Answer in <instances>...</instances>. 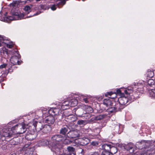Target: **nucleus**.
Returning <instances> with one entry per match:
<instances>
[{
  "instance_id": "obj_1",
  "label": "nucleus",
  "mask_w": 155,
  "mask_h": 155,
  "mask_svg": "<svg viewBox=\"0 0 155 155\" xmlns=\"http://www.w3.org/2000/svg\"><path fill=\"white\" fill-rule=\"evenodd\" d=\"M63 139L62 136L60 134H56L53 136L51 137V150L55 152L57 154L59 153L61 146L60 142Z\"/></svg>"
},
{
  "instance_id": "obj_2",
  "label": "nucleus",
  "mask_w": 155,
  "mask_h": 155,
  "mask_svg": "<svg viewBox=\"0 0 155 155\" xmlns=\"http://www.w3.org/2000/svg\"><path fill=\"white\" fill-rule=\"evenodd\" d=\"M150 141H146L145 140H143L136 143V145L138 146L139 149H142L144 148L146 150L145 151V152H142L139 155H150L152 151L148 148V146L150 145Z\"/></svg>"
},
{
  "instance_id": "obj_3",
  "label": "nucleus",
  "mask_w": 155,
  "mask_h": 155,
  "mask_svg": "<svg viewBox=\"0 0 155 155\" xmlns=\"http://www.w3.org/2000/svg\"><path fill=\"white\" fill-rule=\"evenodd\" d=\"M12 16L6 17V15H5L4 17H0V20L9 23L12 20L21 19L24 16L23 15H21L20 13L19 14L17 12H12Z\"/></svg>"
},
{
  "instance_id": "obj_4",
  "label": "nucleus",
  "mask_w": 155,
  "mask_h": 155,
  "mask_svg": "<svg viewBox=\"0 0 155 155\" xmlns=\"http://www.w3.org/2000/svg\"><path fill=\"white\" fill-rule=\"evenodd\" d=\"M26 126L24 124H19L13 127L14 130H17L19 134H23L26 130Z\"/></svg>"
},
{
  "instance_id": "obj_5",
  "label": "nucleus",
  "mask_w": 155,
  "mask_h": 155,
  "mask_svg": "<svg viewBox=\"0 0 155 155\" xmlns=\"http://www.w3.org/2000/svg\"><path fill=\"white\" fill-rule=\"evenodd\" d=\"M118 101L119 104H118L120 107H124V106L128 102V99L126 97H122L119 98Z\"/></svg>"
},
{
  "instance_id": "obj_6",
  "label": "nucleus",
  "mask_w": 155,
  "mask_h": 155,
  "mask_svg": "<svg viewBox=\"0 0 155 155\" xmlns=\"http://www.w3.org/2000/svg\"><path fill=\"white\" fill-rule=\"evenodd\" d=\"M13 127L12 128H5L2 130V131L3 132V136L5 137H10L12 134L13 133V131L12 130L14 129Z\"/></svg>"
},
{
  "instance_id": "obj_7",
  "label": "nucleus",
  "mask_w": 155,
  "mask_h": 155,
  "mask_svg": "<svg viewBox=\"0 0 155 155\" xmlns=\"http://www.w3.org/2000/svg\"><path fill=\"white\" fill-rule=\"evenodd\" d=\"M68 134L71 138H78L81 135L80 131L77 130L70 131L68 133Z\"/></svg>"
},
{
  "instance_id": "obj_8",
  "label": "nucleus",
  "mask_w": 155,
  "mask_h": 155,
  "mask_svg": "<svg viewBox=\"0 0 155 155\" xmlns=\"http://www.w3.org/2000/svg\"><path fill=\"white\" fill-rule=\"evenodd\" d=\"M123 108L124 107H120L119 106L118 104H117L116 105L115 107H110V108H109L107 109V110L109 112L112 113L118 111L120 110Z\"/></svg>"
},
{
  "instance_id": "obj_9",
  "label": "nucleus",
  "mask_w": 155,
  "mask_h": 155,
  "mask_svg": "<svg viewBox=\"0 0 155 155\" xmlns=\"http://www.w3.org/2000/svg\"><path fill=\"white\" fill-rule=\"evenodd\" d=\"M33 125L35 128L38 131H40L42 130V128L44 127L42 123L40 122L35 121L33 124Z\"/></svg>"
},
{
  "instance_id": "obj_10",
  "label": "nucleus",
  "mask_w": 155,
  "mask_h": 155,
  "mask_svg": "<svg viewBox=\"0 0 155 155\" xmlns=\"http://www.w3.org/2000/svg\"><path fill=\"white\" fill-rule=\"evenodd\" d=\"M54 118L52 116H47L45 120V123L48 124L50 125L54 123Z\"/></svg>"
},
{
  "instance_id": "obj_11",
  "label": "nucleus",
  "mask_w": 155,
  "mask_h": 155,
  "mask_svg": "<svg viewBox=\"0 0 155 155\" xmlns=\"http://www.w3.org/2000/svg\"><path fill=\"white\" fill-rule=\"evenodd\" d=\"M134 146L132 143H129L126 146V149L129 151L130 153H133L134 151Z\"/></svg>"
},
{
  "instance_id": "obj_12",
  "label": "nucleus",
  "mask_w": 155,
  "mask_h": 155,
  "mask_svg": "<svg viewBox=\"0 0 155 155\" xmlns=\"http://www.w3.org/2000/svg\"><path fill=\"white\" fill-rule=\"evenodd\" d=\"M70 104V102L68 101H66L63 102L61 105V108L63 109H66L68 108L70 106H73Z\"/></svg>"
},
{
  "instance_id": "obj_13",
  "label": "nucleus",
  "mask_w": 155,
  "mask_h": 155,
  "mask_svg": "<svg viewBox=\"0 0 155 155\" xmlns=\"http://www.w3.org/2000/svg\"><path fill=\"white\" fill-rule=\"evenodd\" d=\"M10 60L11 63L14 65H17L18 64V58L16 56L12 57Z\"/></svg>"
},
{
  "instance_id": "obj_14",
  "label": "nucleus",
  "mask_w": 155,
  "mask_h": 155,
  "mask_svg": "<svg viewBox=\"0 0 155 155\" xmlns=\"http://www.w3.org/2000/svg\"><path fill=\"white\" fill-rule=\"evenodd\" d=\"M51 127L49 125H44L42 128V132L44 133H47L49 132L50 130Z\"/></svg>"
},
{
  "instance_id": "obj_15",
  "label": "nucleus",
  "mask_w": 155,
  "mask_h": 155,
  "mask_svg": "<svg viewBox=\"0 0 155 155\" xmlns=\"http://www.w3.org/2000/svg\"><path fill=\"white\" fill-rule=\"evenodd\" d=\"M103 104L108 107L112 105V103L111 100L109 99H105L104 100Z\"/></svg>"
},
{
  "instance_id": "obj_16",
  "label": "nucleus",
  "mask_w": 155,
  "mask_h": 155,
  "mask_svg": "<svg viewBox=\"0 0 155 155\" xmlns=\"http://www.w3.org/2000/svg\"><path fill=\"white\" fill-rule=\"evenodd\" d=\"M111 147L110 145V144H105L102 145V148L104 149V151H105L106 152H109Z\"/></svg>"
},
{
  "instance_id": "obj_17",
  "label": "nucleus",
  "mask_w": 155,
  "mask_h": 155,
  "mask_svg": "<svg viewBox=\"0 0 155 155\" xmlns=\"http://www.w3.org/2000/svg\"><path fill=\"white\" fill-rule=\"evenodd\" d=\"M39 143L40 146H45L48 145L49 144V142L47 140H43L39 141Z\"/></svg>"
},
{
  "instance_id": "obj_18",
  "label": "nucleus",
  "mask_w": 155,
  "mask_h": 155,
  "mask_svg": "<svg viewBox=\"0 0 155 155\" xmlns=\"http://www.w3.org/2000/svg\"><path fill=\"white\" fill-rule=\"evenodd\" d=\"M68 127H62L60 130V133L63 135H65L66 134L68 131Z\"/></svg>"
},
{
  "instance_id": "obj_19",
  "label": "nucleus",
  "mask_w": 155,
  "mask_h": 155,
  "mask_svg": "<svg viewBox=\"0 0 155 155\" xmlns=\"http://www.w3.org/2000/svg\"><path fill=\"white\" fill-rule=\"evenodd\" d=\"M35 138V136L34 135L30 134H27L25 136V138L29 140H32Z\"/></svg>"
},
{
  "instance_id": "obj_20",
  "label": "nucleus",
  "mask_w": 155,
  "mask_h": 155,
  "mask_svg": "<svg viewBox=\"0 0 155 155\" xmlns=\"http://www.w3.org/2000/svg\"><path fill=\"white\" fill-rule=\"evenodd\" d=\"M117 151V148L114 147H111L110 151L112 154H115Z\"/></svg>"
},
{
  "instance_id": "obj_21",
  "label": "nucleus",
  "mask_w": 155,
  "mask_h": 155,
  "mask_svg": "<svg viewBox=\"0 0 155 155\" xmlns=\"http://www.w3.org/2000/svg\"><path fill=\"white\" fill-rule=\"evenodd\" d=\"M26 12L28 14L31 11V7L28 5H26L24 8Z\"/></svg>"
},
{
  "instance_id": "obj_22",
  "label": "nucleus",
  "mask_w": 155,
  "mask_h": 155,
  "mask_svg": "<svg viewBox=\"0 0 155 155\" xmlns=\"http://www.w3.org/2000/svg\"><path fill=\"white\" fill-rule=\"evenodd\" d=\"M82 142L84 145H86L89 143L90 142V140L87 138H85L84 139H83L82 140Z\"/></svg>"
},
{
  "instance_id": "obj_23",
  "label": "nucleus",
  "mask_w": 155,
  "mask_h": 155,
  "mask_svg": "<svg viewBox=\"0 0 155 155\" xmlns=\"http://www.w3.org/2000/svg\"><path fill=\"white\" fill-rule=\"evenodd\" d=\"M70 102V104L73 106H70V107H73L75 106L77 104V101L76 100H71Z\"/></svg>"
},
{
  "instance_id": "obj_24",
  "label": "nucleus",
  "mask_w": 155,
  "mask_h": 155,
  "mask_svg": "<svg viewBox=\"0 0 155 155\" xmlns=\"http://www.w3.org/2000/svg\"><path fill=\"white\" fill-rule=\"evenodd\" d=\"M77 124L79 125H84L86 124V121L84 120H80L78 121Z\"/></svg>"
},
{
  "instance_id": "obj_25",
  "label": "nucleus",
  "mask_w": 155,
  "mask_h": 155,
  "mask_svg": "<svg viewBox=\"0 0 155 155\" xmlns=\"http://www.w3.org/2000/svg\"><path fill=\"white\" fill-rule=\"evenodd\" d=\"M33 150V149L31 148L30 147H29L28 146V145H25L23 147V149L24 150H25L26 151H29V150L31 149Z\"/></svg>"
},
{
  "instance_id": "obj_26",
  "label": "nucleus",
  "mask_w": 155,
  "mask_h": 155,
  "mask_svg": "<svg viewBox=\"0 0 155 155\" xmlns=\"http://www.w3.org/2000/svg\"><path fill=\"white\" fill-rule=\"evenodd\" d=\"M106 116L105 114L100 115L96 117V119L97 120H100L105 118Z\"/></svg>"
},
{
  "instance_id": "obj_27",
  "label": "nucleus",
  "mask_w": 155,
  "mask_h": 155,
  "mask_svg": "<svg viewBox=\"0 0 155 155\" xmlns=\"http://www.w3.org/2000/svg\"><path fill=\"white\" fill-rule=\"evenodd\" d=\"M148 84L150 86H152L153 85H154V81L152 79H150L148 81Z\"/></svg>"
},
{
  "instance_id": "obj_28",
  "label": "nucleus",
  "mask_w": 155,
  "mask_h": 155,
  "mask_svg": "<svg viewBox=\"0 0 155 155\" xmlns=\"http://www.w3.org/2000/svg\"><path fill=\"white\" fill-rule=\"evenodd\" d=\"M67 149L68 151V152H74L75 151V149L71 147H68L67 148Z\"/></svg>"
},
{
  "instance_id": "obj_29",
  "label": "nucleus",
  "mask_w": 155,
  "mask_h": 155,
  "mask_svg": "<svg viewBox=\"0 0 155 155\" xmlns=\"http://www.w3.org/2000/svg\"><path fill=\"white\" fill-rule=\"evenodd\" d=\"M5 41V40L2 36L0 35V47L4 43H5L4 42Z\"/></svg>"
},
{
  "instance_id": "obj_30",
  "label": "nucleus",
  "mask_w": 155,
  "mask_h": 155,
  "mask_svg": "<svg viewBox=\"0 0 155 155\" xmlns=\"http://www.w3.org/2000/svg\"><path fill=\"white\" fill-rule=\"evenodd\" d=\"M153 145H150V147H149V146H148V148H150V150L153 151L155 149V141L153 142Z\"/></svg>"
},
{
  "instance_id": "obj_31",
  "label": "nucleus",
  "mask_w": 155,
  "mask_h": 155,
  "mask_svg": "<svg viewBox=\"0 0 155 155\" xmlns=\"http://www.w3.org/2000/svg\"><path fill=\"white\" fill-rule=\"evenodd\" d=\"M45 9V6L43 5H41L38 6V7H36L35 8V10L38 9Z\"/></svg>"
},
{
  "instance_id": "obj_32",
  "label": "nucleus",
  "mask_w": 155,
  "mask_h": 155,
  "mask_svg": "<svg viewBox=\"0 0 155 155\" xmlns=\"http://www.w3.org/2000/svg\"><path fill=\"white\" fill-rule=\"evenodd\" d=\"M63 155H76V154L74 152H67L63 154Z\"/></svg>"
},
{
  "instance_id": "obj_33",
  "label": "nucleus",
  "mask_w": 155,
  "mask_h": 155,
  "mask_svg": "<svg viewBox=\"0 0 155 155\" xmlns=\"http://www.w3.org/2000/svg\"><path fill=\"white\" fill-rule=\"evenodd\" d=\"M7 64L6 63H4L0 65V69H2L5 68L7 66Z\"/></svg>"
},
{
  "instance_id": "obj_34",
  "label": "nucleus",
  "mask_w": 155,
  "mask_h": 155,
  "mask_svg": "<svg viewBox=\"0 0 155 155\" xmlns=\"http://www.w3.org/2000/svg\"><path fill=\"white\" fill-rule=\"evenodd\" d=\"M101 155H110L109 152L103 151Z\"/></svg>"
},
{
  "instance_id": "obj_35",
  "label": "nucleus",
  "mask_w": 155,
  "mask_h": 155,
  "mask_svg": "<svg viewBox=\"0 0 155 155\" xmlns=\"http://www.w3.org/2000/svg\"><path fill=\"white\" fill-rule=\"evenodd\" d=\"M113 94V93L112 92H108L106 93V94H105V96H107L108 95H111L112 94Z\"/></svg>"
},
{
  "instance_id": "obj_36",
  "label": "nucleus",
  "mask_w": 155,
  "mask_h": 155,
  "mask_svg": "<svg viewBox=\"0 0 155 155\" xmlns=\"http://www.w3.org/2000/svg\"><path fill=\"white\" fill-rule=\"evenodd\" d=\"M56 5H52L51 7V9L53 11L55 10L56 9Z\"/></svg>"
},
{
  "instance_id": "obj_37",
  "label": "nucleus",
  "mask_w": 155,
  "mask_h": 155,
  "mask_svg": "<svg viewBox=\"0 0 155 155\" xmlns=\"http://www.w3.org/2000/svg\"><path fill=\"white\" fill-rule=\"evenodd\" d=\"M86 97L84 96H81L80 97V99L81 101H83V99H84Z\"/></svg>"
},
{
  "instance_id": "obj_38",
  "label": "nucleus",
  "mask_w": 155,
  "mask_h": 155,
  "mask_svg": "<svg viewBox=\"0 0 155 155\" xmlns=\"http://www.w3.org/2000/svg\"><path fill=\"white\" fill-rule=\"evenodd\" d=\"M133 97V96H131L129 98V100H130V101H134V98Z\"/></svg>"
},
{
  "instance_id": "obj_39",
  "label": "nucleus",
  "mask_w": 155,
  "mask_h": 155,
  "mask_svg": "<svg viewBox=\"0 0 155 155\" xmlns=\"http://www.w3.org/2000/svg\"><path fill=\"white\" fill-rule=\"evenodd\" d=\"M7 47L9 48H12L13 47V45H9V44H7Z\"/></svg>"
},
{
  "instance_id": "obj_40",
  "label": "nucleus",
  "mask_w": 155,
  "mask_h": 155,
  "mask_svg": "<svg viewBox=\"0 0 155 155\" xmlns=\"http://www.w3.org/2000/svg\"><path fill=\"white\" fill-rule=\"evenodd\" d=\"M83 101L85 103H88V98L86 97H85L84 99H83Z\"/></svg>"
},
{
  "instance_id": "obj_41",
  "label": "nucleus",
  "mask_w": 155,
  "mask_h": 155,
  "mask_svg": "<svg viewBox=\"0 0 155 155\" xmlns=\"http://www.w3.org/2000/svg\"><path fill=\"white\" fill-rule=\"evenodd\" d=\"M91 144L93 145H94V146H96L97 145H98V143L96 142H92L91 143Z\"/></svg>"
},
{
  "instance_id": "obj_42",
  "label": "nucleus",
  "mask_w": 155,
  "mask_h": 155,
  "mask_svg": "<svg viewBox=\"0 0 155 155\" xmlns=\"http://www.w3.org/2000/svg\"><path fill=\"white\" fill-rule=\"evenodd\" d=\"M40 13H41V12L40 11L36 13L33 16H36V15H38Z\"/></svg>"
},
{
  "instance_id": "obj_43",
  "label": "nucleus",
  "mask_w": 155,
  "mask_h": 155,
  "mask_svg": "<svg viewBox=\"0 0 155 155\" xmlns=\"http://www.w3.org/2000/svg\"><path fill=\"white\" fill-rule=\"evenodd\" d=\"M117 92L118 94H121V91L120 89H118L117 90Z\"/></svg>"
},
{
  "instance_id": "obj_44",
  "label": "nucleus",
  "mask_w": 155,
  "mask_h": 155,
  "mask_svg": "<svg viewBox=\"0 0 155 155\" xmlns=\"http://www.w3.org/2000/svg\"><path fill=\"white\" fill-rule=\"evenodd\" d=\"M81 153L82 154L84 153V151L83 149H81Z\"/></svg>"
},
{
  "instance_id": "obj_45",
  "label": "nucleus",
  "mask_w": 155,
  "mask_h": 155,
  "mask_svg": "<svg viewBox=\"0 0 155 155\" xmlns=\"http://www.w3.org/2000/svg\"><path fill=\"white\" fill-rule=\"evenodd\" d=\"M95 130H98V132L97 134H98L100 132V129L98 128H96Z\"/></svg>"
},
{
  "instance_id": "obj_46",
  "label": "nucleus",
  "mask_w": 155,
  "mask_h": 155,
  "mask_svg": "<svg viewBox=\"0 0 155 155\" xmlns=\"http://www.w3.org/2000/svg\"><path fill=\"white\" fill-rule=\"evenodd\" d=\"M124 93H125V94H127L128 93V91H127V90H125L124 91Z\"/></svg>"
},
{
  "instance_id": "obj_47",
  "label": "nucleus",
  "mask_w": 155,
  "mask_h": 155,
  "mask_svg": "<svg viewBox=\"0 0 155 155\" xmlns=\"http://www.w3.org/2000/svg\"><path fill=\"white\" fill-rule=\"evenodd\" d=\"M8 72V71H7ZM8 72H6V73H5L4 74V75H3V77H5V75H7L8 74Z\"/></svg>"
},
{
  "instance_id": "obj_48",
  "label": "nucleus",
  "mask_w": 155,
  "mask_h": 155,
  "mask_svg": "<svg viewBox=\"0 0 155 155\" xmlns=\"http://www.w3.org/2000/svg\"><path fill=\"white\" fill-rule=\"evenodd\" d=\"M149 73H152V74H153L152 75H151V76H150V77H152L153 76V72H149Z\"/></svg>"
},
{
  "instance_id": "obj_49",
  "label": "nucleus",
  "mask_w": 155,
  "mask_h": 155,
  "mask_svg": "<svg viewBox=\"0 0 155 155\" xmlns=\"http://www.w3.org/2000/svg\"><path fill=\"white\" fill-rule=\"evenodd\" d=\"M12 4L13 5H14V6H15V3H12Z\"/></svg>"
},
{
  "instance_id": "obj_50",
  "label": "nucleus",
  "mask_w": 155,
  "mask_h": 155,
  "mask_svg": "<svg viewBox=\"0 0 155 155\" xmlns=\"http://www.w3.org/2000/svg\"><path fill=\"white\" fill-rule=\"evenodd\" d=\"M37 2L40 1L41 0H35Z\"/></svg>"
},
{
  "instance_id": "obj_51",
  "label": "nucleus",
  "mask_w": 155,
  "mask_h": 155,
  "mask_svg": "<svg viewBox=\"0 0 155 155\" xmlns=\"http://www.w3.org/2000/svg\"><path fill=\"white\" fill-rule=\"evenodd\" d=\"M70 118H73V117H70Z\"/></svg>"
},
{
  "instance_id": "obj_52",
  "label": "nucleus",
  "mask_w": 155,
  "mask_h": 155,
  "mask_svg": "<svg viewBox=\"0 0 155 155\" xmlns=\"http://www.w3.org/2000/svg\"><path fill=\"white\" fill-rule=\"evenodd\" d=\"M85 0H82L83 1H84Z\"/></svg>"
},
{
  "instance_id": "obj_53",
  "label": "nucleus",
  "mask_w": 155,
  "mask_h": 155,
  "mask_svg": "<svg viewBox=\"0 0 155 155\" xmlns=\"http://www.w3.org/2000/svg\"><path fill=\"white\" fill-rule=\"evenodd\" d=\"M74 120H71V121H73Z\"/></svg>"
}]
</instances>
